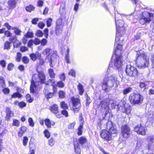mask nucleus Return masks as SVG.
Wrapping results in <instances>:
<instances>
[{
	"label": "nucleus",
	"instance_id": "42",
	"mask_svg": "<svg viewBox=\"0 0 154 154\" xmlns=\"http://www.w3.org/2000/svg\"><path fill=\"white\" fill-rule=\"evenodd\" d=\"M132 90V88H126L123 90V93L124 94H126L130 92Z\"/></svg>",
	"mask_w": 154,
	"mask_h": 154
},
{
	"label": "nucleus",
	"instance_id": "52",
	"mask_svg": "<svg viewBox=\"0 0 154 154\" xmlns=\"http://www.w3.org/2000/svg\"><path fill=\"white\" fill-rule=\"evenodd\" d=\"M4 26H5L7 28V29L8 30H10L11 29H14V27H12L11 26H10L8 23H5L4 24Z\"/></svg>",
	"mask_w": 154,
	"mask_h": 154
},
{
	"label": "nucleus",
	"instance_id": "8",
	"mask_svg": "<svg viewBox=\"0 0 154 154\" xmlns=\"http://www.w3.org/2000/svg\"><path fill=\"white\" fill-rule=\"evenodd\" d=\"M129 99L131 104H139L143 102V97L139 94H131L129 97Z\"/></svg>",
	"mask_w": 154,
	"mask_h": 154
},
{
	"label": "nucleus",
	"instance_id": "39",
	"mask_svg": "<svg viewBox=\"0 0 154 154\" xmlns=\"http://www.w3.org/2000/svg\"><path fill=\"white\" fill-rule=\"evenodd\" d=\"M28 122L29 123V125L32 127H34V122L32 119L31 118H29L28 119Z\"/></svg>",
	"mask_w": 154,
	"mask_h": 154
},
{
	"label": "nucleus",
	"instance_id": "20",
	"mask_svg": "<svg viewBox=\"0 0 154 154\" xmlns=\"http://www.w3.org/2000/svg\"><path fill=\"white\" fill-rule=\"evenodd\" d=\"M41 57V54L37 52L35 54L32 53L30 55V57L33 61L37 59H39Z\"/></svg>",
	"mask_w": 154,
	"mask_h": 154
},
{
	"label": "nucleus",
	"instance_id": "22",
	"mask_svg": "<svg viewBox=\"0 0 154 154\" xmlns=\"http://www.w3.org/2000/svg\"><path fill=\"white\" fill-rule=\"evenodd\" d=\"M122 111L127 114H129L131 112L130 108L129 106H126V105H124L122 107Z\"/></svg>",
	"mask_w": 154,
	"mask_h": 154
},
{
	"label": "nucleus",
	"instance_id": "61",
	"mask_svg": "<svg viewBox=\"0 0 154 154\" xmlns=\"http://www.w3.org/2000/svg\"><path fill=\"white\" fill-rule=\"evenodd\" d=\"M45 26V24L42 22L39 23L38 24V26L39 28L42 29Z\"/></svg>",
	"mask_w": 154,
	"mask_h": 154
},
{
	"label": "nucleus",
	"instance_id": "60",
	"mask_svg": "<svg viewBox=\"0 0 154 154\" xmlns=\"http://www.w3.org/2000/svg\"><path fill=\"white\" fill-rule=\"evenodd\" d=\"M43 2L41 0H39L37 2V5L39 7H42L43 5Z\"/></svg>",
	"mask_w": 154,
	"mask_h": 154
},
{
	"label": "nucleus",
	"instance_id": "50",
	"mask_svg": "<svg viewBox=\"0 0 154 154\" xmlns=\"http://www.w3.org/2000/svg\"><path fill=\"white\" fill-rule=\"evenodd\" d=\"M28 141V137L26 136L24 137L23 140V144L24 146H26L27 145Z\"/></svg>",
	"mask_w": 154,
	"mask_h": 154
},
{
	"label": "nucleus",
	"instance_id": "62",
	"mask_svg": "<svg viewBox=\"0 0 154 154\" xmlns=\"http://www.w3.org/2000/svg\"><path fill=\"white\" fill-rule=\"evenodd\" d=\"M54 95L53 93H50L46 95V97L47 99L52 98Z\"/></svg>",
	"mask_w": 154,
	"mask_h": 154
},
{
	"label": "nucleus",
	"instance_id": "27",
	"mask_svg": "<svg viewBox=\"0 0 154 154\" xmlns=\"http://www.w3.org/2000/svg\"><path fill=\"white\" fill-rule=\"evenodd\" d=\"M83 124L80 123L79 127L78 128L77 130V134L78 135H81L82 134Z\"/></svg>",
	"mask_w": 154,
	"mask_h": 154
},
{
	"label": "nucleus",
	"instance_id": "54",
	"mask_svg": "<svg viewBox=\"0 0 154 154\" xmlns=\"http://www.w3.org/2000/svg\"><path fill=\"white\" fill-rule=\"evenodd\" d=\"M52 21V19L49 18L47 21V25L48 27H50L51 25V23Z\"/></svg>",
	"mask_w": 154,
	"mask_h": 154
},
{
	"label": "nucleus",
	"instance_id": "11",
	"mask_svg": "<svg viewBox=\"0 0 154 154\" xmlns=\"http://www.w3.org/2000/svg\"><path fill=\"white\" fill-rule=\"evenodd\" d=\"M63 26L62 19H58L55 30V32L57 35H59L62 33Z\"/></svg>",
	"mask_w": 154,
	"mask_h": 154
},
{
	"label": "nucleus",
	"instance_id": "1",
	"mask_svg": "<svg viewBox=\"0 0 154 154\" xmlns=\"http://www.w3.org/2000/svg\"><path fill=\"white\" fill-rule=\"evenodd\" d=\"M124 16V15L123 14L121 15L118 13L117 14L115 13V18L116 25V34L115 43H119V44H121V42L123 40L122 38V37L120 36V35L123 33V31L125 29L123 27L124 25V21L123 20H121L122 18V16Z\"/></svg>",
	"mask_w": 154,
	"mask_h": 154
},
{
	"label": "nucleus",
	"instance_id": "47",
	"mask_svg": "<svg viewBox=\"0 0 154 154\" xmlns=\"http://www.w3.org/2000/svg\"><path fill=\"white\" fill-rule=\"evenodd\" d=\"M10 43L8 42H6L4 44V49H8L10 48Z\"/></svg>",
	"mask_w": 154,
	"mask_h": 154
},
{
	"label": "nucleus",
	"instance_id": "23",
	"mask_svg": "<svg viewBox=\"0 0 154 154\" xmlns=\"http://www.w3.org/2000/svg\"><path fill=\"white\" fill-rule=\"evenodd\" d=\"M45 125L48 128H51V125H54L55 123L53 121H51L49 119H47L45 120Z\"/></svg>",
	"mask_w": 154,
	"mask_h": 154
},
{
	"label": "nucleus",
	"instance_id": "51",
	"mask_svg": "<svg viewBox=\"0 0 154 154\" xmlns=\"http://www.w3.org/2000/svg\"><path fill=\"white\" fill-rule=\"evenodd\" d=\"M23 62L25 63H27L29 62V58L26 57H24L22 58Z\"/></svg>",
	"mask_w": 154,
	"mask_h": 154
},
{
	"label": "nucleus",
	"instance_id": "31",
	"mask_svg": "<svg viewBox=\"0 0 154 154\" xmlns=\"http://www.w3.org/2000/svg\"><path fill=\"white\" fill-rule=\"evenodd\" d=\"M8 3L10 8H14L15 7L16 3L14 0H10L8 2Z\"/></svg>",
	"mask_w": 154,
	"mask_h": 154
},
{
	"label": "nucleus",
	"instance_id": "29",
	"mask_svg": "<svg viewBox=\"0 0 154 154\" xmlns=\"http://www.w3.org/2000/svg\"><path fill=\"white\" fill-rule=\"evenodd\" d=\"M49 81L51 82V85H53V91L54 93L57 90V85H54V84L55 83V81L54 79H49Z\"/></svg>",
	"mask_w": 154,
	"mask_h": 154
},
{
	"label": "nucleus",
	"instance_id": "48",
	"mask_svg": "<svg viewBox=\"0 0 154 154\" xmlns=\"http://www.w3.org/2000/svg\"><path fill=\"white\" fill-rule=\"evenodd\" d=\"M60 97L62 98H64L65 97V93L63 91H60L59 93Z\"/></svg>",
	"mask_w": 154,
	"mask_h": 154
},
{
	"label": "nucleus",
	"instance_id": "3",
	"mask_svg": "<svg viewBox=\"0 0 154 154\" xmlns=\"http://www.w3.org/2000/svg\"><path fill=\"white\" fill-rule=\"evenodd\" d=\"M45 75L42 71L38 72V73L34 74L32 78L30 87L31 93H33L34 89L36 86L42 84H44L45 82Z\"/></svg>",
	"mask_w": 154,
	"mask_h": 154
},
{
	"label": "nucleus",
	"instance_id": "36",
	"mask_svg": "<svg viewBox=\"0 0 154 154\" xmlns=\"http://www.w3.org/2000/svg\"><path fill=\"white\" fill-rule=\"evenodd\" d=\"M12 98H15L17 97L21 98L22 97V95L18 92L15 93L13 94L11 96Z\"/></svg>",
	"mask_w": 154,
	"mask_h": 154
},
{
	"label": "nucleus",
	"instance_id": "15",
	"mask_svg": "<svg viewBox=\"0 0 154 154\" xmlns=\"http://www.w3.org/2000/svg\"><path fill=\"white\" fill-rule=\"evenodd\" d=\"M44 55H46V59H49L50 57H52L53 56H56V55L54 53V52L52 51V50L49 48H46L44 49L42 53Z\"/></svg>",
	"mask_w": 154,
	"mask_h": 154
},
{
	"label": "nucleus",
	"instance_id": "46",
	"mask_svg": "<svg viewBox=\"0 0 154 154\" xmlns=\"http://www.w3.org/2000/svg\"><path fill=\"white\" fill-rule=\"evenodd\" d=\"M14 65L12 63H10L8 64V66L7 69L9 71L12 70L14 68Z\"/></svg>",
	"mask_w": 154,
	"mask_h": 154
},
{
	"label": "nucleus",
	"instance_id": "32",
	"mask_svg": "<svg viewBox=\"0 0 154 154\" xmlns=\"http://www.w3.org/2000/svg\"><path fill=\"white\" fill-rule=\"evenodd\" d=\"M67 53L66 54V57L65 60L66 61L67 63H69L70 62L69 58V49L68 48L66 50Z\"/></svg>",
	"mask_w": 154,
	"mask_h": 154
},
{
	"label": "nucleus",
	"instance_id": "10",
	"mask_svg": "<svg viewBox=\"0 0 154 154\" xmlns=\"http://www.w3.org/2000/svg\"><path fill=\"white\" fill-rule=\"evenodd\" d=\"M125 71L127 74L131 76H137L139 74L136 68L130 64L127 65Z\"/></svg>",
	"mask_w": 154,
	"mask_h": 154
},
{
	"label": "nucleus",
	"instance_id": "63",
	"mask_svg": "<svg viewBox=\"0 0 154 154\" xmlns=\"http://www.w3.org/2000/svg\"><path fill=\"white\" fill-rule=\"evenodd\" d=\"M61 113L66 117H67L68 116V112L66 110H62L61 112Z\"/></svg>",
	"mask_w": 154,
	"mask_h": 154
},
{
	"label": "nucleus",
	"instance_id": "2",
	"mask_svg": "<svg viewBox=\"0 0 154 154\" xmlns=\"http://www.w3.org/2000/svg\"><path fill=\"white\" fill-rule=\"evenodd\" d=\"M115 49L114 54L112 56V58L115 57L114 65V67L119 71H121L124 68L123 62L122 60L121 55L122 45L119 43H115Z\"/></svg>",
	"mask_w": 154,
	"mask_h": 154
},
{
	"label": "nucleus",
	"instance_id": "16",
	"mask_svg": "<svg viewBox=\"0 0 154 154\" xmlns=\"http://www.w3.org/2000/svg\"><path fill=\"white\" fill-rule=\"evenodd\" d=\"M109 100L108 99L104 100L100 103V106L101 107V111L104 110L105 112V114L109 110Z\"/></svg>",
	"mask_w": 154,
	"mask_h": 154
},
{
	"label": "nucleus",
	"instance_id": "19",
	"mask_svg": "<svg viewBox=\"0 0 154 154\" xmlns=\"http://www.w3.org/2000/svg\"><path fill=\"white\" fill-rule=\"evenodd\" d=\"M10 39L12 42L14 43V47L17 48L20 45L21 43L18 40H17L15 37H11Z\"/></svg>",
	"mask_w": 154,
	"mask_h": 154
},
{
	"label": "nucleus",
	"instance_id": "49",
	"mask_svg": "<svg viewBox=\"0 0 154 154\" xmlns=\"http://www.w3.org/2000/svg\"><path fill=\"white\" fill-rule=\"evenodd\" d=\"M26 98L27 101L29 103H31L33 99L31 98L30 95L29 94L26 95Z\"/></svg>",
	"mask_w": 154,
	"mask_h": 154
},
{
	"label": "nucleus",
	"instance_id": "37",
	"mask_svg": "<svg viewBox=\"0 0 154 154\" xmlns=\"http://www.w3.org/2000/svg\"><path fill=\"white\" fill-rule=\"evenodd\" d=\"M0 85L2 87H4L5 86L4 79L2 77H0Z\"/></svg>",
	"mask_w": 154,
	"mask_h": 154
},
{
	"label": "nucleus",
	"instance_id": "41",
	"mask_svg": "<svg viewBox=\"0 0 154 154\" xmlns=\"http://www.w3.org/2000/svg\"><path fill=\"white\" fill-rule=\"evenodd\" d=\"M56 85L57 86L61 88H63L64 86V83L62 81H59L57 82Z\"/></svg>",
	"mask_w": 154,
	"mask_h": 154
},
{
	"label": "nucleus",
	"instance_id": "9",
	"mask_svg": "<svg viewBox=\"0 0 154 154\" xmlns=\"http://www.w3.org/2000/svg\"><path fill=\"white\" fill-rule=\"evenodd\" d=\"M72 106L71 108V109L75 113L78 112L81 106L80 100L79 98L72 97L71 98Z\"/></svg>",
	"mask_w": 154,
	"mask_h": 154
},
{
	"label": "nucleus",
	"instance_id": "13",
	"mask_svg": "<svg viewBox=\"0 0 154 154\" xmlns=\"http://www.w3.org/2000/svg\"><path fill=\"white\" fill-rule=\"evenodd\" d=\"M147 147L149 149L153 150L154 149V136L151 135L148 137L147 138Z\"/></svg>",
	"mask_w": 154,
	"mask_h": 154
},
{
	"label": "nucleus",
	"instance_id": "28",
	"mask_svg": "<svg viewBox=\"0 0 154 154\" xmlns=\"http://www.w3.org/2000/svg\"><path fill=\"white\" fill-rule=\"evenodd\" d=\"M35 8L32 5H30L29 6H27L26 8V11L29 12H31L32 11L34 10Z\"/></svg>",
	"mask_w": 154,
	"mask_h": 154
},
{
	"label": "nucleus",
	"instance_id": "40",
	"mask_svg": "<svg viewBox=\"0 0 154 154\" xmlns=\"http://www.w3.org/2000/svg\"><path fill=\"white\" fill-rule=\"evenodd\" d=\"M61 107L63 109H68V106L67 104L65 103L64 101H62L60 103Z\"/></svg>",
	"mask_w": 154,
	"mask_h": 154
},
{
	"label": "nucleus",
	"instance_id": "26",
	"mask_svg": "<svg viewBox=\"0 0 154 154\" xmlns=\"http://www.w3.org/2000/svg\"><path fill=\"white\" fill-rule=\"evenodd\" d=\"M87 140L86 138L84 136L81 137L78 140V141L79 143L83 145L87 141Z\"/></svg>",
	"mask_w": 154,
	"mask_h": 154
},
{
	"label": "nucleus",
	"instance_id": "17",
	"mask_svg": "<svg viewBox=\"0 0 154 154\" xmlns=\"http://www.w3.org/2000/svg\"><path fill=\"white\" fill-rule=\"evenodd\" d=\"M141 145L140 143L138 141L136 147V150L135 152L132 153L131 154H134V153H135L136 152H137L136 154H143V150L141 148Z\"/></svg>",
	"mask_w": 154,
	"mask_h": 154
},
{
	"label": "nucleus",
	"instance_id": "59",
	"mask_svg": "<svg viewBox=\"0 0 154 154\" xmlns=\"http://www.w3.org/2000/svg\"><path fill=\"white\" fill-rule=\"evenodd\" d=\"M75 71L73 69L70 70L69 72V75H71L73 76H75Z\"/></svg>",
	"mask_w": 154,
	"mask_h": 154
},
{
	"label": "nucleus",
	"instance_id": "44",
	"mask_svg": "<svg viewBox=\"0 0 154 154\" xmlns=\"http://www.w3.org/2000/svg\"><path fill=\"white\" fill-rule=\"evenodd\" d=\"M14 32L17 35H20L21 32V30L15 27H14Z\"/></svg>",
	"mask_w": 154,
	"mask_h": 154
},
{
	"label": "nucleus",
	"instance_id": "35",
	"mask_svg": "<svg viewBox=\"0 0 154 154\" xmlns=\"http://www.w3.org/2000/svg\"><path fill=\"white\" fill-rule=\"evenodd\" d=\"M35 35L37 36L42 37L43 35V33L41 30H38L36 31Z\"/></svg>",
	"mask_w": 154,
	"mask_h": 154
},
{
	"label": "nucleus",
	"instance_id": "55",
	"mask_svg": "<svg viewBox=\"0 0 154 154\" xmlns=\"http://www.w3.org/2000/svg\"><path fill=\"white\" fill-rule=\"evenodd\" d=\"M45 136L47 138H49L50 137V134L48 131L47 130H45L44 131Z\"/></svg>",
	"mask_w": 154,
	"mask_h": 154
},
{
	"label": "nucleus",
	"instance_id": "57",
	"mask_svg": "<svg viewBox=\"0 0 154 154\" xmlns=\"http://www.w3.org/2000/svg\"><path fill=\"white\" fill-rule=\"evenodd\" d=\"M2 92L5 94H7L9 93L10 90L9 89L7 88H5L3 89Z\"/></svg>",
	"mask_w": 154,
	"mask_h": 154
},
{
	"label": "nucleus",
	"instance_id": "14",
	"mask_svg": "<svg viewBox=\"0 0 154 154\" xmlns=\"http://www.w3.org/2000/svg\"><path fill=\"white\" fill-rule=\"evenodd\" d=\"M122 134L124 137H128L130 134V129L127 125L123 126L121 128Z\"/></svg>",
	"mask_w": 154,
	"mask_h": 154
},
{
	"label": "nucleus",
	"instance_id": "56",
	"mask_svg": "<svg viewBox=\"0 0 154 154\" xmlns=\"http://www.w3.org/2000/svg\"><path fill=\"white\" fill-rule=\"evenodd\" d=\"M47 40L43 38L41 40L40 43L42 45L44 46L47 44Z\"/></svg>",
	"mask_w": 154,
	"mask_h": 154
},
{
	"label": "nucleus",
	"instance_id": "64",
	"mask_svg": "<svg viewBox=\"0 0 154 154\" xmlns=\"http://www.w3.org/2000/svg\"><path fill=\"white\" fill-rule=\"evenodd\" d=\"M151 60L152 63V66L153 68H154V54L152 55Z\"/></svg>",
	"mask_w": 154,
	"mask_h": 154
},
{
	"label": "nucleus",
	"instance_id": "53",
	"mask_svg": "<svg viewBox=\"0 0 154 154\" xmlns=\"http://www.w3.org/2000/svg\"><path fill=\"white\" fill-rule=\"evenodd\" d=\"M34 43L35 45L39 44L41 43V41L40 39L38 38H35L33 40Z\"/></svg>",
	"mask_w": 154,
	"mask_h": 154
},
{
	"label": "nucleus",
	"instance_id": "34",
	"mask_svg": "<svg viewBox=\"0 0 154 154\" xmlns=\"http://www.w3.org/2000/svg\"><path fill=\"white\" fill-rule=\"evenodd\" d=\"M20 124V122L18 120L16 119H14L13 120L12 125L18 127L19 126Z\"/></svg>",
	"mask_w": 154,
	"mask_h": 154
},
{
	"label": "nucleus",
	"instance_id": "24",
	"mask_svg": "<svg viewBox=\"0 0 154 154\" xmlns=\"http://www.w3.org/2000/svg\"><path fill=\"white\" fill-rule=\"evenodd\" d=\"M27 129L26 127L25 126H23L21 127L18 132V136L20 137H21L23 134L26 131Z\"/></svg>",
	"mask_w": 154,
	"mask_h": 154
},
{
	"label": "nucleus",
	"instance_id": "43",
	"mask_svg": "<svg viewBox=\"0 0 154 154\" xmlns=\"http://www.w3.org/2000/svg\"><path fill=\"white\" fill-rule=\"evenodd\" d=\"M86 97V105L87 106H88L91 102L90 98L87 95H85Z\"/></svg>",
	"mask_w": 154,
	"mask_h": 154
},
{
	"label": "nucleus",
	"instance_id": "6",
	"mask_svg": "<svg viewBox=\"0 0 154 154\" xmlns=\"http://www.w3.org/2000/svg\"><path fill=\"white\" fill-rule=\"evenodd\" d=\"M138 55L137 59L138 66L140 68H144L147 66L149 64V58L146 54L142 51L137 53Z\"/></svg>",
	"mask_w": 154,
	"mask_h": 154
},
{
	"label": "nucleus",
	"instance_id": "12",
	"mask_svg": "<svg viewBox=\"0 0 154 154\" xmlns=\"http://www.w3.org/2000/svg\"><path fill=\"white\" fill-rule=\"evenodd\" d=\"M134 131L138 134L144 135L146 134V127L141 124H138L134 128Z\"/></svg>",
	"mask_w": 154,
	"mask_h": 154
},
{
	"label": "nucleus",
	"instance_id": "58",
	"mask_svg": "<svg viewBox=\"0 0 154 154\" xmlns=\"http://www.w3.org/2000/svg\"><path fill=\"white\" fill-rule=\"evenodd\" d=\"M54 140L52 138H50L49 141V144L51 146H52L54 143Z\"/></svg>",
	"mask_w": 154,
	"mask_h": 154
},
{
	"label": "nucleus",
	"instance_id": "7",
	"mask_svg": "<svg viewBox=\"0 0 154 154\" xmlns=\"http://www.w3.org/2000/svg\"><path fill=\"white\" fill-rule=\"evenodd\" d=\"M138 16L140 23L143 25L149 23L151 21L153 18V14L151 13L144 11Z\"/></svg>",
	"mask_w": 154,
	"mask_h": 154
},
{
	"label": "nucleus",
	"instance_id": "45",
	"mask_svg": "<svg viewBox=\"0 0 154 154\" xmlns=\"http://www.w3.org/2000/svg\"><path fill=\"white\" fill-rule=\"evenodd\" d=\"M25 37L32 38L33 36V33L32 32H28L25 35Z\"/></svg>",
	"mask_w": 154,
	"mask_h": 154
},
{
	"label": "nucleus",
	"instance_id": "25",
	"mask_svg": "<svg viewBox=\"0 0 154 154\" xmlns=\"http://www.w3.org/2000/svg\"><path fill=\"white\" fill-rule=\"evenodd\" d=\"M51 110L54 113H58V110L57 105L55 104L53 105L51 107Z\"/></svg>",
	"mask_w": 154,
	"mask_h": 154
},
{
	"label": "nucleus",
	"instance_id": "38",
	"mask_svg": "<svg viewBox=\"0 0 154 154\" xmlns=\"http://www.w3.org/2000/svg\"><path fill=\"white\" fill-rule=\"evenodd\" d=\"M21 57V54L20 52H18L17 53V56L16 57V60L17 62L20 61Z\"/></svg>",
	"mask_w": 154,
	"mask_h": 154
},
{
	"label": "nucleus",
	"instance_id": "21",
	"mask_svg": "<svg viewBox=\"0 0 154 154\" xmlns=\"http://www.w3.org/2000/svg\"><path fill=\"white\" fill-rule=\"evenodd\" d=\"M74 146L75 152L76 154H81V152L80 146L77 143H75Z\"/></svg>",
	"mask_w": 154,
	"mask_h": 154
},
{
	"label": "nucleus",
	"instance_id": "30",
	"mask_svg": "<svg viewBox=\"0 0 154 154\" xmlns=\"http://www.w3.org/2000/svg\"><path fill=\"white\" fill-rule=\"evenodd\" d=\"M77 88L79 91V94L80 95H82L84 92V89L82 86L79 84L77 86Z\"/></svg>",
	"mask_w": 154,
	"mask_h": 154
},
{
	"label": "nucleus",
	"instance_id": "5",
	"mask_svg": "<svg viewBox=\"0 0 154 154\" xmlns=\"http://www.w3.org/2000/svg\"><path fill=\"white\" fill-rule=\"evenodd\" d=\"M107 130H103L100 134L101 137L106 140H110L111 139V134H116L117 131L113 126L111 121H109L106 124Z\"/></svg>",
	"mask_w": 154,
	"mask_h": 154
},
{
	"label": "nucleus",
	"instance_id": "4",
	"mask_svg": "<svg viewBox=\"0 0 154 154\" xmlns=\"http://www.w3.org/2000/svg\"><path fill=\"white\" fill-rule=\"evenodd\" d=\"M119 84V82L115 75H112L107 77H105L103 82L102 88L106 92H107L113 87H117Z\"/></svg>",
	"mask_w": 154,
	"mask_h": 154
},
{
	"label": "nucleus",
	"instance_id": "18",
	"mask_svg": "<svg viewBox=\"0 0 154 154\" xmlns=\"http://www.w3.org/2000/svg\"><path fill=\"white\" fill-rule=\"evenodd\" d=\"M6 119L7 121L10 120V118L14 115L13 112L11 111L10 109L8 107H7L6 108Z\"/></svg>",
	"mask_w": 154,
	"mask_h": 154
},
{
	"label": "nucleus",
	"instance_id": "33",
	"mask_svg": "<svg viewBox=\"0 0 154 154\" xmlns=\"http://www.w3.org/2000/svg\"><path fill=\"white\" fill-rule=\"evenodd\" d=\"M48 72L51 78H54L55 76V74L54 73V70L51 69L48 70Z\"/></svg>",
	"mask_w": 154,
	"mask_h": 154
}]
</instances>
